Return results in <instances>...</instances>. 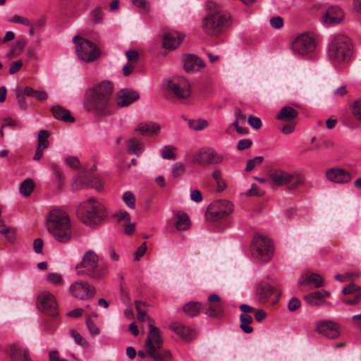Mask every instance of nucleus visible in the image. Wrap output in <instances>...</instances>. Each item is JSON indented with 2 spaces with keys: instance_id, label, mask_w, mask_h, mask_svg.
<instances>
[{
  "instance_id": "nucleus-21",
  "label": "nucleus",
  "mask_w": 361,
  "mask_h": 361,
  "mask_svg": "<svg viewBox=\"0 0 361 361\" xmlns=\"http://www.w3.org/2000/svg\"><path fill=\"white\" fill-rule=\"evenodd\" d=\"M170 328L186 342H190L195 338V331L190 326L181 324H173Z\"/></svg>"
},
{
  "instance_id": "nucleus-5",
  "label": "nucleus",
  "mask_w": 361,
  "mask_h": 361,
  "mask_svg": "<svg viewBox=\"0 0 361 361\" xmlns=\"http://www.w3.org/2000/svg\"><path fill=\"white\" fill-rule=\"evenodd\" d=\"M208 12L202 23L204 32L209 36L221 33L230 19V16L220 11L214 2L207 3Z\"/></svg>"
},
{
  "instance_id": "nucleus-16",
  "label": "nucleus",
  "mask_w": 361,
  "mask_h": 361,
  "mask_svg": "<svg viewBox=\"0 0 361 361\" xmlns=\"http://www.w3.org/2000/svg\"><path fill=\"white\" fill-rule=\"evenodd\" d=\"M38 308L47 315L55 317L58 314V305L53 294L44 291L37 298Z\"/></svg>"
},
{
  "instance_id": "nucleus-23",
  "label": "nucleus",
  "mask_w": 361,
  "mask_h": 361,
  "mask_svg": "<svg viewBox=\"0 0 361 361\" xmlns=\"http://www.w3.org/2000/svg\"><path fill=\"white\" fill-rule=\"evenodd\" d=\"M323 279L318 274L306 272L300 278L299 284L301 286L310 285L314 288H319L323 285Z\"/></svg>"
},
{
  "instance_id": "nucleus-45",
  "label": "nucleus",
  "mask_w": 361,
  "mask_h": 361,
  "mask_svg": "<svg viewBox=\"0 0 361 361\" xmlns=\"http://www.w3.org/2000/svg\"><path fill=\"white\" fill-rule=\"evenodd\" d=\"M263 160L264 157L262 156L256 157L254 159H249L247 161L245 171H252L255 166L260 165L263 162Z\"/></svg>"
},
{
  "instance_id": "nucleus-54",
  "label": "nucleus",
  "mask_w": 361,
  "mask_h": 361,
  "mask_svg": "<svg viewBox=\"0 0 361 361\" xmlns=\"http://www.w3.org/2000/svg\"><path fill=\"white\" fill-rule=\"evenodd\" d=\"M147 250V243L143 242L141 245L138 247L135 254V260L139 261L140 259L145 255Z\"/></svg>"
},
{
  "instance_id": "nucleus-59",
  "label": "nucleus",
  "mask_w": 361,
  "mask_h": 361,
  "mask_svg": "<svg viewBox=\"0 0 361 361\" xmlns=\"http://www.w3.org/2000/svg\"><path fill=\"white\" fill-rule=\"evenodd\" d=\"M118 221H126L129 222L130 220V216L129 213L125 210H121L117 212L115 215Z\"/></svg>"
},
{
  "instance_id": "nucleus-28",
  "label": "nucleus",
  "mask_w": 361,
  "mask_h": 361,
  "mask_svg": "<svg viewBox=\"0 0 361 361\" xmlns=\"http://www.w3.org/2000/svg\"><path fill=\"white\" fill-rule=\"evenodd\" d=\"M51 111L56 120L65 123H73L75 121V118L71 116L70 111L60 105L53 106Z\"/></svg>"
},
{
  "instance_id": "nucleus-2",
  "label": "nucleus",
  "mask_w": 361,
  "mask_h": 361,
  "mask_svg": "<svg viewBox=\"0 0 361 361\" xmlns=\"http://www.w3.org/2000/svg\"><path fill=\"white\" fill-rule=\"evenodd\" d=\"M47 228L51 235L60 243H67L72 237L69 217L61 209H55L49 212Z\"/></svg>"
},
{
  "instance_id": "nucleus-29",
  "label": "nucleus",
  "mask_w": 361,
  "mask_h": 361,
  "mask_svg": "<svg viewBox=\"0 0 361 361\" xmlns=\"http://www.w3.org/2000/svg\"><path fill=\"white\" fill-rule=\"evenodd\" d=\"M160 130V126L155 123H142L135 128V131L142 135H157Z\"/></svg>"
},
{
  "instance_id": "nucleus-50",
  "label": "nucleus",
  "mask_w": 361,
  "mask_h": 361,
  "mask_svg": "<svg viewBox=\"0 0 361 361\" xmlns=\"http://www.w3.org/2000/svg\"><path fill=\"white\" fill-rule=\"evenodd\" d=\"M126 56L128 60V63H130L133 64L135 63L139 59V54L137 51L133 49L126 51Z\"/></svg>"
},
{
  "instance_id": "nucleus-31",
  "label": "nucleus",
  "mask_w": 361,
  "mask_h": 361,
  "mask_svg": "<svg viewBox=\"0 0 361 361\" xmlns=\"http://www.w3.org/2000/svg\"><path fill=\"white\" fill-rule=\"evenodd\" d=\"M298 116V112L293 108L286 106H283L278 114L276 118L286 121V122H290L295 119Z\"/></svg>"
},
{
  "instance_id": "nucleus-3",
  "label": "nucleus",
  "mask_w": 361,
  "mask_h": 361,
  "mask_svg": "<svg viewBox=\"0 0 361 361\" xmlns=\"http://www.w3.org/2000/svg\"><path fill=\"white\" fill-rule=\"evenodd\" d=\"M77 274L85 276L94 281L103 279L107 274L108 266L99 265V257L92 250L84 254L81 261L75 266Z\"/></svg>"
},
{
  "instance_id": "nucleus-52",
  "label": "nucleus",
  "mask_w": 361,
  "mask_h": 361,
  "mask_svg": "<svg viewBox=\"0 0 361 361\" xmlns=\"http://www.w3.org/2000/svg\"><path fill=\"white\" fill-rule=\"evenodd\" d=\"M86 324L89 329L90 333L92 335L96 336V335L99 334V329L97 326V325L94 323V322L90 318H87L86 319Z\"/></svg>"
},
{
  "instance_id": "nucleus-14",
  "label": "nucleus",
  "mask_w": 361,
  "mask_h": 361,
  "mask_svg": "<svg viewBox=\"0 0 361 361\" xmlns=\"http://www.w3.org/2000/svg\"><path fill=\"white\" fill-rule=\"evenodd\" d=\"M224 156L212 148H202L192 157V162L200 165L219 164L224 161Z\"/></svg>"
},
{
  "instance_id": "nucleus-6",
  "label": "nucleus",
  "mask_w": 361,
  "mask_h": 361,
  "mask_svg": "<svg viewBox=\"0 0 361 361\" xmlns=\"http://www.w3.org/2000/svg\"><path fill=\"white\" fill-rule=\"evenodd\" d=\"M78 216L82 223L92 226L99 224L107 216V212L102 203L91 198L80 205Z\"/></svg>"
},
{
  "instance_id": "nucleus-37",
  "label": "nucleus",
  "mask_w": 361,
  "mask_h": 361,
  "mask_svg": "<svg viewBox=\"0 0 361 361\" xmlns=\"http://www.w3.org/2000/svg\"><path fill=\"white\" fill-rule=\"evenodd\" d=\"M35 188V184L32 180L27 178L21 183L20 185V192L21 195L28 197Z\"/></svg>"
},
{
  "instance_id": "nucleus-18",
  "label": "nucleus",
  "mask_w": 361,
  "mask_h": 361,
  "mask_svg": "<svg viewBox=\"0 0 361 361\" xmlns=\"http://www.w3.org/2000/svg\"><path fill=\"white\" fill-rule=\"evenodd\" d=\"M316 326L319 333L329 338H336L340 335V326L333 321H319L317 323Z\"/></svg>"
},
{
  "instance_id": "nucleus-40",
  "label": "nucleus",
  "mask_w": 361,
  "mask_h": 361,
  "mask_svg": "<svg viewBox=\"0 0 361 361\" xmlns=\"http://www.w3.org/2000/svg\"><path fill=\"white\" fill-rule=\"evenodd\" d=\"M176 149V147L173 145H166L161 150V157L165 159L175 160L176 158L175 151Z\"/></svg>"
},
{
  "instance_id": "nucleus-56",
  "label": "nucleus",
  "mask_w": 361,
  "mask_h": 361,
  "mask_svg": "<svg viewBox=\"0 0 361 361\" xmlns=\"http://www.w3.org/2000/svg\"><path fill=\"white\" fill-rule=\"evenodd\" d=\"M270 24L275 29H280L283 25V20L280 16L273 17L270 20Z\"/></svg>"
},
{
  "instance_id": "nucleus-41",
  "label": "nucleus",
  "mask_w": 361,
  "mask_h": 361,
  "mask_svg": "<svg viewBox=\"0 0 361 361\" xmlns=\"http://www.w3.org/2000/svg\"><path fill=\"white\" fill-rule=\"evenodd\" d=\"M189 127L195 130H201L205 128L208 126V122L204 119H191L188 121Z\"/></svg>"
},
{
  "instance_id": "nucleus-26",
  "label": "nucleus",
  "mask_w": 361,
  "mask_h": 361,
  "mask_svg": "<svg viewBox=\"0 0 361 361\" xmlns=\"http://www.w3.org/2000/svg\"><path fill=\"white\" fill-rule=\"evenodd\" d=\"M343 12L340 7L332 6L325 13V22L330 24H338L343 20Z\"/></svg>"
},
{
  "instance_id": "nucleus-43",
  "label": "nucleus",
  "mask_w": 361,
  "mask_h": 361,
  "mask_svg": "<svg viewBox=\"0 0 361 361\" xmlns=\"http://www.w3.org/2000/svg\"><path fill=\"white\" fill-rule=\"evenodd\" d=\"M123 200L130 209H135L136 199L135 196L132 192H126L123 195Z\"/></svg>"
},
{
  "instance_id": "nucleus-55",
  "label": "nucleus",
  "mask_w": 361,
  "mask_h": 361,
  "mask_svg": "<svg viewBox=\"0 0 361 361\" xmlns=\"http://www.w3.org/2000/svg\"><path fill=\"white\" fill-rule=\"evenodd\" d=\"M20 127L21 128L22 126L20 125H19V123L13 118H10V117H8V118H6L4 119L3 121V123L1 124V128H5V127Z\"/></svg>"
},
{
  "instance_id": "nucleus-62",
  "label": "nucleus",
  "mask_w": 361,
  "mask_h": 361,
  "mask_svg": "<svg viewBox=\"0 0 361 361\" xmlns=\"http://www.w3.org/2000/svg\"><path fill=\"white\" fill-rule=\"evenodd\" d=\"M87 187L94 188L97 191H101L103 189V183L101 180L98 178H94L90 181V183L87 185Z\"/></svg>"
},
{
  "instance_id": "nucleus-15",
  "label": "nucleus",
  "mask_w": 361,
  "mask_h": 361,
  "mask_svg": "<svg viewBox=\"0 0 361 361\" xmlns=\"http://www.w3.org/2000/svg\"><path fill=\"white\" fill-rule=\"evenodd\" d=\"M69 292L76 299L87 300L94 298L96 290L87 281H76L70 286Z\"/></svg>"
},
{
  "instance_id": "nucleus-38",
  "label": "nucleus",
  "mask_w": 361,
  "mask_h": 361,
  "mask_svg": "<svg viewBox=\"0 0 361 361\" xmlns=\"http://www.w3.org/2000/svg\"><path fill=\"white\" fill-rule=\"evenodd\" d=\"M212 176L216 183V190L218 192H222L226 188V181L221 178V172L219 169H215L212 173Z\"/></svg>"
},
{
  "instance_id": "nucleus-64",
  "label": "nucleus",
  "mask_w": 361,
  "mask_h": 361,
  "mask_svg": "<svg viewBox=\"0 0 361 361\" xmlns=\"http://www.w3.org/2000/svg\"><path fill=\"white\" fill-rule=\"evenodd\" d=\"M49 361H68L66 359L61 358L57 350L50 351L49 353Z\"/></svg>"
},
{
  "instance_id": "nucleus-32",
  "label": "nucleus",
  "mask_w": 361,
  "mask_h": 361,
  "mask_svg": "<svg viewBox=\"0 0 361 361\" xmlns=\"http://www.w3.org/2000/svg\"><path fill=\"white\" fill-rule=\"evenodd\" d=\"M127 152L130 154L140 155L143 152L142 143L135 137L128 139L126 141Z\"/></svg>"
},
{
  "instance_id": "nucleus-61",
  "label": "nucleus",
  "mask_w": 361,
  "mask_h": 361,
  "mask_svg": "<svg viewBox=\"0 0 361 361\" xmlns=\"http://www.w3.org/2000/svg\"><path fill=\"white\" fill-rule=\"evenodd\" d=\"M66 163L73 169H78L80 167V161L76 157H68L66 158Z\"/></svg>"
},
{
  "instance_id": "nucleus-36",
  "label": "nucleus",
  "mask_w": 361,
  "mask_h": 361,
  "mask_svg": "<svg viewBox=\"0 0 361 361\" xmlns=\"http://www.w3.org/2000/svg\"><path fill=\"white\" fill-rule=\"evenodd\" d=\"M190 225L189 216L186 214L178 215V220L176 222V227L178 231H185Z\"/></svg>"
},
{
  "instance_id": "nucleus-24",
  "label": "nucleus",
  "mask_w": 361,
  "mask_h": 361,
  "mask_svg": "<svg viewBox=\"0 0 361 361\" xmlns=\"http://www.w3.org/2000/svg\"><path fill=\"white\" fill-rule=\"evenodd\" d=\"M274 293V287L267 283H259L255 288V295L260 303H264Z\"/></svg>"
},
{
  "instance_id": "nucleus-25",
  "label": "nucleus",
  "mask_w": 361,
  "mask_h": 361,
  "mask_svg": "<svg viewBox=\"0 0 361 361\" xmlns=\"http://www.w3.org/2000/svg\"><path fill=\"white\" fill-rule=\"evenodd\" d=\"M183 66L187 72L197 71L204 67V63L195 55L188 54L184 57Z\"/></svg>"
},
{
  "instance_id": "nucleus-33",
  "label": "nucleus",
  "mask_w": 361,
  "mask_h": 361,
  "mask_svg": "<svg viewBox=\"0 0 361 361\" xmlns=\"http://www.w3.org/2000/svg\"><path fill=\"white\" fill-rule=\"evenodd\" d=\"M202 307L200 302H189L183 307V310L188 316L192 317L200 314Z\"/></svg>"
},
{
  "instance_id": "nucleus-57",
  "label": "nucleus",
  "mask_w": 361,
  "mask_h": 361,
  "mask_svg": "<svg viewBox=\"0 0 361 361\" xmlns=\"http://www.w3.org/2000/svg\"><path fill=\"white\" fill-rule=\"evenodd\" d=\"M252 145V142L250 139L240 140L237 145V149L240 151H242L250 148Z\"/></svg>"
},
{
  "instance_id": "nucleus-13",
  "label": "nucleus",
  "mask_w": 361,
  "mask_h": 361,
  "mask_svg": "<svg viewBox=\"0 0 361 361\" xmlns=\"http://www.w3.org/2000/svg\"><path fill=\"white\" fill-rule=\"evenodd\" d=\"M167 89L179 99H188L191 94L190 82L181 76H175L169 80Z\"/></svg>"
},
{
  "instance_id": "nucleus-47",
  "label": "nucleus",
  "mask_w": 361,
  "mask_h": 361,
  "mask_svg": "<svg viewBox=\"0 0 361 361\" xmlns=\"http://www.w3.org/2000/svg\"><path fill=\"white\" fill-rule=\"evenodd\" d=\"M352 114L356 120L361 122V98L353 103Z\"/></svg>"
},
{
  "instance_id": "nucleus-19",
  "label": "nucleus",
  "mask_w": 361,
  "mask_h": 361,
  "mask_svg": "<svg viewBox=\"0 0 361 361\" xmlns=\"http://www.w3.org/2000/svg\"><path fill=\"white\" fill-rule=\"evenodd\" d=\"M326 177L329 181L338 184L347 183L352 179V176L348 171L339 168L328 169L326 171Z\"/></svg>"
},
{
  "instance_id": "nucleus-48",
  "label": "nucleus",
  "mask_w": 361,
  "mask_h": 361,
  "mask_svg": "<svg viewBox=\"0 0 361 361\" xmlns=\"http://www.w3.org/2000/svg\"><path fill=\"white\" fill-rule=\"evenodd\" d=\"M9 22L16 24H21L25 26L31 25L30 21L27 18L18 15H14L12 16V18L9 20Z\"/></svg>"
},
{
  "instance_id": "nucleus-9",
  "label": "nucleus",
  "mask_w": 361,
  "mask_h": 361,
  "mask_svg": "<svg viewBox=\"0 0 361 361\" xmlns=\"http://www.w3.org/2000/svg\"><path fill=\"white\" fill-rule=\"evenodd\" d=\"M73 42L78 58L85 62L95 61L100 56V51L91 41L80 36H75Z\"/></svg>"
},
{
  "instance_id": "nucleus-60",
  "label": "nucleus",
  "mask_w": 361,
  "mask_h": 361,
  "mask_svg": "<svg viewBox=\"0 0 361 361\" xmlns=\"http://www.w3.org/2000/svg\"><path fill=\"white\" fill-rule=\"evenodd\" d=\"M235 121L233 123L234 126H237V124H239L240 122H244L246 119L245 116L243 114L241 110L238 108H236L235 110Z\"/></svg>"
},
{
  "instance_id": "nucleus-10",
  "label": "nucleus",
  "mask_w": 361,
  "mask_h": 361,
  "mask_svg": "<svg viewBox=\"0 0 361 361\" xmlns=\"http://www.w3.org/2000/svg\"><path fill=\"white\" fill-rule=\"evenodd\" d=\"M317 49L315 37L309 33H303L298 36L292 43V50L295 54L307 56L314 54Z\"/></svg>"
},
{
  "instance_id": "nucleus-46",
  "label": "nucleus",
  "mask_w": 361,
  "mask_h": 361,
  "mask_svg": "<svg viewBox=\"0 0 361 361\" xmlns=\"http://www.w3.org/2000/svg\"><path fill=\"white\" fill-rule=\"evenodd\" d=\"M90 19L93 23H101L103 14L100 8H95L90 13Z\"/></svg>"
},
{
  "instance_id": "nucleus-35",
  "label": "nucleus",
  "mask_w": 361,
  "mask_h": 361,
  "mask_svg": "<svg viewBox=\"0 0 361 361\" xmlns=\"http://www.w3.org/2000/svg\"><path fill=\"white\" fill-rule=\"evenodd\" d=\"M240 327L243 332L250 334L253 331V329L250 324L252 322V317L247 314H241L240 316Z\"/></svg>"
},
{
  "instance_id": "nucleus-12",
  "label": "nucleus",
  "mask_w": 361,
  "mask_h": 361,
  "mask_svg": "<svg viewBox=\"0 0 361 361\" xmlns=\"http://www.w3.org/2000/svg\"><path fill=\"white\" fill-rule=\"evenodd\" d=\"M233 209L232 203L228 200L216 201L208 207L206 218L212 221H219L231 214Z\"/></svg>"
},
{
  "instance_id": "nucleus-30",
  "label": "nucleus",
  "mask_w": 361,
  "mask_h": 361,
  "mask_svg": "<svg viewBox=\"0 0 361 361\" xmlns=\"http://www.w3.org/2000/svg\"><path fill=\"white\" fill-rule=\"evenodd\" d=\"M330 293L325 290H317L311 293L304 297L305 301L310 305H320L322 303V300L328 298Z\"/></svg>"
},
{
  "instance_id": "nucleus-51",
  "label": "nucleus",
  "mask_w": 361,
  "mask_h": 361,
  "mask_svg": "<svg viewBox=\"0 0 361 361\" xmlns=\"http://www.w3.org/2000/svg\"><path fill=\"white\" fill-rule=\"evenodd\" d=\"M71 335L73 338L75 342L82 346H87V343L84 340L82 336L76 331L71 330Z\"/></svg>"
},
{
  "instance_id": "nucleus-22",
  "label": "nucleus",
  "mask_w": 361,
  "mask_h": 361,
  "mask_svg": "<svg viewBox=\"0 0 361 361\" xmlns=\"http://www.w3.org/2000/svg\"><path fill=\"white\" fill-rule=\"evenodd\" d=\"M184 37V35L176 32L166 33L163 37V47L166 49H175Z\"/></svg>"
},
{
  "instance_id": "nucleus-58",
  "label": "nucleus",
  "mask_w": 361,
  "mask_h": 361,
  "mask_svg": "<svg viewBox=\"0 0 361 361\" xmlns=\"http://www.w3.org/2000/svg\"><path fill=\"white\" fill-rule=\"evenodd\" d=\"M247 122L255 129H259L262 126V121L258 117L250 116Z\"/></svg>"
},
{
  "instance_id": "nucleus-4",
  "label": "nucleus",
  "mask_w": 361,
  "mask_h": 361,
  "mask_svg": "<svg viewBox=\"0 0 361 361\" xmlns=\"http://www.w3.org/2000/svg\"><path fill=\"white\" fill-rule=\"evenodd\" d=\"M149 332L145 343L147 355L154 361H172L173 355L169 349L162 348L164 340L159 328L152 324H149Z\"/></svg>"
},
{
  "instance_id": "nucleus-17",
  "label": "nucleus",
  "mask_w": 361,
  "mask_h": 361,
  "mask_svg": "<svg viewBox=\"0 0 361 361\" xmlns=\"http://www.w3.org/2000/svg\"><path fill=\"white\" fill-rule=\"evenodd\" d=\"M205 314L212 318H221L224 315V305L221 298L216 294L208 297Z\"/></svg>"
},
{
  "instance_id": "nucleus-20",
  "label": "nucleus",
  "mask_w": 361,
  "mask_h": 361,
  "mask_svg": "<svg viewBox=\"0 0 361 361\" xmlns=\"http://www.w3.org/2000/svg\"><path fill=\"white\" fill-rule=\"evenodd\" d=\"M139 98V94L132 90L124 89L120 90L116 97V104L118 106H128Z\"/></svg>"
},
{
  "instance_id": "nucleus-44",
  "label": "nucleus",
  "mask_w": 361,
  "mask_h": 361,
  "mask_svg": "<svg viewBox=\"0 0 361 361\" xmlns=\"http://www.w3.org/2000/svg\"><path fill=\"white\" fill-rule=\"evenodd\" d=\"M185 171V165L180 162L175 163L171 169V174L173 178H178L182 176Z\"/></svg>"
},
{
  "instance_id": "nucleus-53",
  "label": "nucleus",
  "mask_w": 361,
  "mask_h": 361,
  "mask_svg": "<svg viewBox=\"0 0 361 361\" xmlns=\"http://www.w3.org/2000/svg\"><path fill=\"white\" fill-rule=\"evenodd\" d=\"M360 289H361L360 287H359L357 285H355V283H352L349 284L348 286L343 288L342 292L344 295H349V294H352L354 293H355V294H356V293H357V292L358 290H360Z\"/></svg>"
},
{
  "instance_id": "nucleus-42",
  "label": "nucleus",
  "mask_w": 361,
  "mask_h": 361,
  "mask_svg": "<svg viewBox=\"0 0 361 361\" xmlns=\"http://www.w3.org/2000/svg\"><path fill=\"white\" fill-rule=\"evenodd\" d=\"M135 309L137 312V319L140 322H144L146 317V302L136 300L135 302Z\"/></svg>"
},
{
  "instance_id": "nucleus-7",
  "label": "nucleus",
  "mask_w": 361,
  "mask_h": 361,
  "mask_svg": "<svg viewBox=\"0 0 361 361\" xmlns=\"http://www.w3.org/2000/svg\"><path fill=\"white\" fill-rule=\"evenodd\" d=\"M352 54L353 44L346 35H336L329 45V59L335 64L349 61Z\"/></svg>"
},
{
  "instance_id": "nucleus-63",
  "label": "nucleus",
  "mask_w": 361,
  "mask_h": 361,
  "mask_svg": "<svg viewBox=\"0 0 361 361\" xmlns=\"http://www.w3.org/2000/svg\"><path fill=\"white\" fill-rule=\"evenodd\" d=\"M288 307L290 311H295L300 307V302L297 298H293L290 300Z\"/></svg>"
},
{
  "instance_id": "nucleus-8",
  "label": "nucleus",
  "mask_w": 361,
  "mask_h": 361,
  "mask_svg": "<svg viewBox=\"0 0 361 361\" xmlns=\"http://www.w3.org/2000/svg\"><path fill=\"white\" fill-rule=\"evenodd\" d=\"M269 179L273 186H287L289 190L296 189L305 182V177L301 173L280 169L271 172Z\"/></svg>"
},
{
  "instance_id": "nucleus-11",
  "label": "nucleus",
  "mask_w": 361,
  "mask_h": 361,
  "mask_svg": "<svg viewBox=\"0 0 361 361\" xmlns=\"http://www.w3.org/2000/svg\"><path fill=\"white\" fill-rule=\"evenodd\" d=\"M251 249L254 257L258 258L262 262H267L271 258L273 255V250L270 240L262 235H255L252 240Z\"/></svg>"
},
{
  "instance_id": "nucleus-1",
  "label": "nucleus",
  "mask_w": 361,
  "mask_h": 361,
  "mask_svg": "<svg viewBox=\"0 0 361 361\" xmlns=\"http://www.w3.org/2000/svg\"><path fill=\"white\" fill-rule=\"evenodd\" d=\"M113 91L114 85L109 80L89 87L85 92L83 100L85 110L98 116L109 114Z\"/></svg>"
},
{
  "instance_id": "nucleus-34",
  "label": "nucleus",
  "mask_w": 361,
  "mask_h": 361,
  "mask_svg": "<svg viewBox=\"0 0 361 361\" xmlns=\"http://www.w3.org/2000/svg\"><path fill=\"white\" fill-rule=\"evenodd\" d=\"M24 94L27 97H34L39 102L44 101L48 98V94L45 91L37 90L29 86L25 87Z\"/></svg>"
},
{
  "instance_id": "nucleus-39",
  "label": "nucleus",
  "mask_w": 361,
  "mask_h": 361,
  "mask_svg": "<svg viewBox=\"0 0 361 361\" xmlns=\"http://www.w3.org/2000/svg\"><path fill=\"white\" fill-rule=\"evenodd\" d=\"M49 133L46 130H41L38 133L37 137V147L47 149L49 143L48 141Z\"/></svg>"
},
{
  "instance_id": "nucleus-27",
  "label": "nucleus",
  "mask_w": 361,
  "mask_h": 361,
  "mask_svg": "<svg viewBox=\"0 0 361 361\" xmlns=\"http://www.w3.org/2000/svg\"><path fill=\"white\" fill-rule=\"evenodd\" d=\"M10 357L13 361H19L20 359H23L24 361H28L32 359L27 348L16 344L11 346Z\"/></svg>"
},
{
  "instance_id": "nucleus-49",
  "label": "nucleus",
  "mask_w": 361,
  "mask_h": 361,
  "mask_svg": "<svg viewBox=\"0 0 361 361\" xmlns=\"http://www.w3.org/2000/svg\"><path fill=\"white\" fill-rule=\"evenodd\" d=\"M47 280L54 285H61L63 283L62 276L57 273H49L47 276Z\"/></svg>"
}]
</instances>
